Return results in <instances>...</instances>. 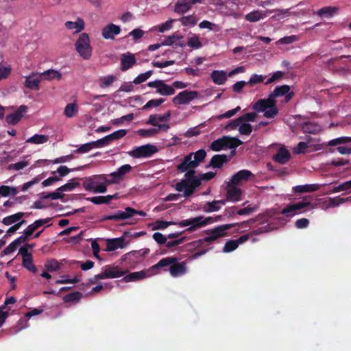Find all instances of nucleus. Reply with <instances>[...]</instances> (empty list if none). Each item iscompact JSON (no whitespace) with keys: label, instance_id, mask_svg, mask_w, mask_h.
Wrapping results in <instances>:
<instances>
[{"label":"nucleus","instance_id":"f257e3e1","mask_svg":"<svg viewBox=\"0 0 351 351\" xmlns=\"http://www.w3.org/2000/svg\"><path fill=\"white\" fill-rule=\"evenodd\" d=\"M169 267V271L171 276L178 277L186 273V265L184 262L178 263L176 257L170 256L162 258L156 264L153 265L149 270L154 271L160 268H164V271L167 269L165 267Z\"/></svg>","mask_w":351,"mask_h":351},{"label":"nucleus","instance_id":"f03ea898","mask_svg":"<svg viewBox=\"0 0 351 351\" xmlns=\"http://www.w3.org/2000/svg\"><path fill=\"white\" fill-rule=\"evenodd\" d=\"M234 226V224H223L218 226L213 229L206 230L204 232L209 236L194 241V244H197L196 246L198 247L204 243H212L217 239L226 235V231L230 230Z\"/></svg>","mask_w":351,"mask_h":351},{"label":"nucleus","instance_id":"7ed1b4c3","mask_svg":"<svg viewBox=\"0 0 351 351\" xmlns=\"http://www.w3.org/2000/svg\"><path fill=\"white\" fill-rule=\"evenodd\" d=\"M311 196H306L303 197L301 202L289 204L280 213L287 217H292L296 215L301 214L305 211V208L311 206Z\"/></svg>","mask_w":351,"mask_h":351},{"label":"nucleus","instance_id":"20e7f679","mask_svg":"<svg viewBox=\"0 0 351 351\" xmlns=\"http://www.w3.org/2000/svg\"><path fill=\"white\" fill-rule=\"evenodd\" d=\"M213 222V218L211 217H204V216H198L194 218L182 220L178 222V225L180 227L189 226L187 228V231L193 232L197 228L204 227Z\"/></svg>","mask_w":351,"mask_h":351},{"label":"nucleus","instance_id":"39448f33","mask_svg":"<svg viewBox=\"0 0 351 351\" xmlns=\"http://www.w3.org/2000/svg\"><path fill=\"white\" fill-rule=\"evenodd\" d=\"M158 151L156 145L147 144L136 147L132 151L129 152V155L135 158H149Z\"/></svg>","mask_w":351,"mask_h":351},{"label":"nucleus","instance_id":"423d86ee","mask_svg":"<svg viewBox=\"0 0 351 351\" xmlns=\"http://www.w3.org/2000/svg\"><path fill=\"white\" fill-rule=\"evenodd\" d=\"M147 86L151 88H155L156 92L163 96L173 95L175 93V89L173 86L165 84L163 80H157L149 82Z\"/></svg>","mask_w":351,"mask_h":351},{"label":"nucleus","instance_id":"0eeeda50","mask_svg":"<svg viewBox=\"0 0 351 351\" xmlns=\"http://www.w3.org/2000/svg\"><path fill=\"white\" fill-rule=\"evenodd\" d=\"M132 168V166L128 164L121 166L116 171H114L109 175L112 177V179L105 180V183L107 184H119L123 180L125 175L131 171Z\"/></svg>","mask_w":351,"mask_h":351},{"label":"nucleus","instance_id":"6e6552de","mask_svg":"<svg viewBox=\"0 0 351 351\" xmlns=\"http://www.w3.org/2000/svg\"><path fill=\"white\" fill-rule=\"evenodd\" d=\"M199 93L195 90H185L179 93L172 99V101L176 105L186 104L192 100L198 97Z\"/></svg>","mask_w":351,"mask_h":351},{"label":"nucleus","instance_id":"1a4fd4ad","mask_svg":"<svg viewBox=\"0 0 351 351\" xmlns=\"http://www.w3.org/2000/svg\"><path fill=\"white\" fill-rule=\"evenodd\" d=\"M84 180L83 186L88 191H93L96 187L97 184L100 183L101 181L107 180L105 175H95L88 178H82Z\"/></svg>","mask_w":351,"mask_h":351},{"label":"nucleus","instance_id":"9d476101","mask_svg":"<svg viewBox=\"0 0 351 351\" xmlns=\"http://www.w3.org/2000/svg\"><path fill=\"white\" fill-rule=\"evenodd\" d=\"M126 273V270H121L117 266L106 265L101 272L103 276H99V278H104V279L115 278L123 276Z\"/></svg>","mask_w":351,"mask_h":351},{"label":"nucleus","instance_id":"9b49d317","mask_svg":"<svg viewBox=\"0 0 351 351\" xmlns=\"http://www.w3.org/2000/svg\"><path fill=\"white\" fill-rule=\"evenodd\" d=\"M27 110L26 106H20L16 111L5 117L6 122L8 124L16 125L21 120L23 114L27 112Z\"/></svg>","mask_w":351,"mask_h":351},{"label":"nucleus","instance_id":"f8f14e48","mask_svg":"<svg viewBox=\"0 0 351 351\" xmlns=\"http://www.w3.org/2000/svg\"><path fill=\"white\" fill-rule=\"evenodd\" d=\"M120 32L121 28L119 26L110 23L102 29L101 35L105 39L113 40Z\"/></svg>","mask_w":351,"mask_h":351},{"label":"nucleus","instance_id":"ddd939ff","mask_svg":"<svg viewBox=\"0 0 351 351\" xmlns=\"http://www.w3.org/2000/svg\"><path fill=\"white\" fill-rule=\"evenodd\" d=\"M136 63L134 54L129 52L123 53L121 56V70L125 71L132 68Z\"/></svg>","mask_w":351,"mask_h":351},{"label":"nucleus","instance_id":"4468645a","mask_svg":"<svg viewBox=\"0 0 351 351\" xmlns=\"http://www.w3.org/2000/svg\"><path fill=\"white\" fill-rule=\"evenodd\" d=\"M252 176H253V174L250 171L246 169L240 170L232 177L230 184L239 185L241 182L248 180Z\"/></svg>","mask_w":351,"mask_h":351},{"label":"nucleus","instance_id":"2eb2a0df","mask_svg":"<svg viewBox=\"0 0 351 351\" xmlns=\"http://www.w3.org/2000/svg\"><path fill=\"white\" fill-rule=\"evenodd\" d=\"M127 243L125 242L123 237L109 239L106 240V252H112L119 248H123L126 246Z\"/></svg>","mask_w":351,"mask_h":351},{"label":"nucleus","instance_id":"dca6fc26","mask_svg":"<svg viewBox=\"0 0 351 351\" xmlns=\"http://www.w3.org/2000/svg\"><path fill=\"white\" fill-rule=\"evenodd\" d=\"M274 101L275 99L269 95L267 99H261L258 100L254 104L252 108L257 112H265L271 105H274Z\"/></svg>","mask_w":351,"mask_h":351},{"label":"nucleus","instance_id":"f3484780","mask_svg":"<svg viewBox=\"0 0 351 351\" xmlns=\"http://www.w3.org/2000/svg\"><path fill=\"white\" fill-rule=\"evenodd\" d=\"M237 185L228 183V190L226 193V199L231 202H238L241 199L242 191L236 186Z\"/></svg>","mask_w":351,"mask_h":351},{"label":"nucleus","instance_id":"a211bd4d","mask_svg":"<svg viewBox=\"0 0 351 351\" xmlns=\"http://www.w3.org/2000/svg\"><path fill=\"white\" fill-rule=\"evenodd\" d=\"M229 160L230 157L226 154H216L212 157L209 165L206 167H212L213 168L220 169L224 164L228 162Z\"/></svg>","mask_w":351,"mask_h":351},{"label":"nucleus","instance_id":"6ab92c4d","mask_svg":"<svg viewBox=\"0 0 351 351\" xmlns=\"http://www.w3.org/2000/svg\"><path fill=\"white\" fill-rule=\"evenodd\" d=\"M66 29L73 33H79L84 29L85 23L82 18H77L75 21H66L64 23Z\"/></svg>","mask_w":351,"mask_h":351},{"label":"nucleus","instance_id":"aec40b11","mask_svg":"<svg viewBox=\"0 0 351 351\" xmlns=\"http://www.w3.org/2000/svg\"><path fill=\"white\" fill-rule=\"evenodd\" d=\"M196 166L192 160V154L186 155L181 163L176 166V169L180 173H184L190 169H195Z\"/></svg>","mask_w":351,"mask_h":351},{"label":"nucleus","instance_id":"412c9836","mask_svg":"<svg viewBox=\"0 0 351 351\" xmlns=\"http://www.w3.org/2000/svg\"><path fill=\"white\" fill-rule=\"evenodd\" d=\"M271 11L254 10L245 15V19L250 23L258 22L265 19Z\"/></svg>","mask_w":351,"mask_h":351},{"label":"nucleus","instance_id":"4be33fe9","mask_svg":"<svg viewBox=\"0 0 351 351\" xmlns=\"http://www.w3.org/2000/svg\"><path fill=\"white\" fill-rule=\"evenodd\" d=\"M202 180L200 175L199 176H195L192 179L182 180L176 184L175 189L176 191H181L184 184H189L196 189V188L201 185Z\"/></svg>","mask_w":351,"mask_h":351},{"label":"nucleus","instance_id":"5701e85b","mask_svg":"<svg viewBox=\"0 0 351 351\" xmlns=\"http://www.w3.org/2000/svg\"><path fill=\"white\" fill-rule=\"evenodd\" d=\"M291 158L290 152L285 148H280L276 154L274 155L273 160L279 164H286Z\"/></svg>","mask_w":351,"mask_h":351},{"label":"nucleus","instance_id":"b1692460","mask_svg":"<svg viewBox=\"0 0 351 351\" xmlns=\"http://www.w3.org/2000/svg\"><path fill=\"white\" fill-rule=\"evenodd\" d=\"M41 77L39 75H36L33 73L32 75H29L25 78V85L27 88L32 90H39V84L40 82Z\"/></svg>","mask_w":351,"mask_h":351},{"label":"nucleus","instance_id":"393cba45","mask_svg":"<svg viewBox=\"0 0 351 351\" xmlns=\"http://www.w3.org/2000/svg\"><path fill=\"white\" fill-rule=\"evenodd\" d=\"M148 272L149 271H145L132 272V273H130V274L125 276L123 278L122 280H123L124 282H133V281L141 280V279H143V278L151 275L149 274H147Z\"/></svg>","mask_w":351,"mask_h":351},{"label":"nucleus","instance_id":"a878e982","mask_svg":"<svg viewBox=\"0 0 351 351\" xmlns=\"http://www.w3.org/2000/svg\"><path fill=\"white\" fill-rule=\"evenodd\" d=\"M210 77L215 84L222 85L227 80V74L224 71L215 70L211 73Z\"/></svg>","mask_w":351,"mask_h":351},{"label":"nucleus","instance_id":"bb28decb","mask_svg":"<svg viewBox=\"0 0 351 351\" xmlns=\"http://www.w3.org/2000/svg\"><path fill=\"white\" fill-rule=\"evenodd\" d=\"M223 138L225 150L227 149H236L237 147L243 144V142L236 137L223 136Z\"/></svg>","mask_w":351,"mask_h":351},{"label":"nucleus","instance_id":"cd10ccee","mask_svg":"<svg viewBox=\"0 0 351 351\" xmlns=\"http://www.w3.org/2000/svg\"><path fill=\"white\" fill-rule=\"evenodd\" d=\"M319 189V186L316 184L298 185V186L293 187V191L294 193L314 192V191H317Z\"/></svg>","mask_w":351,"mask_h":351},{"label":"nucleus","instance_id":"c85d7f7f","mask_svg":"<svg viewBox=\"0 0 351 351\" xmlns=\"http://www.w3.org/2000/svg\"><path fill=\"white\" fill-rule=\"evenodd\" d=\"M25 215V213L23 212H19L14 215L5 217L3 219L2 223L5 226H10L13 223H18L19 221H20L23 216Z\"/></svg>","mask_w":351,"mask_h":351},{"label":"nucleus","instance_id":"c756f323","mask_svg":"<svg viewBox=\"0 0 351 351\" xmlns=\"http://www.w3.org/2000/svg\"><path fill=\"white\" fill-rule=\"evenodd\" d=\"M302 129L304 133L317 134L320 131L321 127L317 123L306 122L302 124Z\"/></svg>","mask_w":351,"mask_h":351},{"label":"nucleus","instance_id":"7c9ffc66","mask_svg":"<svg viewBox=\"0 0 351 351\" xmlns=\"http://www.w3.org/2000/svg\"><path fill=\"white\" fill-rule=\"evenodd\" d=\"M76 51L84 59H88L92 54L91 45H75Z\"/></svg>","mask_w":351,"mask_h":351},{"label":"nucleus","instance_id":"2f4dec72","mask_svg":"<svg viewBox=\"0 0 351 351\" xmlns=\"http://www.w3.org/2000/svg\"><path fill=\"white\" fill-rule=\"evenodd\" d=\"M191 154H192V158L193 157L194 158L193 161L196 167H197L199 164L204 160L206 156V152L204 149H199L195 152H191Z\"/></svg>","mask_w":351,"mask_h":351},{"label":"nucleus","instance_id":"473e14b6","mask_svg":"<svg viewBox=\"0 0 351 351\" xmlns=\"http://www.w3.org/2000/svg\"><path fill=\"white\" fill-rule=\"evenodd\" d=\"M77 180V178H73L70 180L67 183L58 188V191H71L80 186V184Z\"/></svg>","mask_w":351,"mask_h":351},{"label":"nucleus","instance_id":"72a5a7b5","mask_svg":"<svg viewBox=\"0 0 351 351\" xmlns=\"http://www.w3.org/2000/svg\"><path fill=\"white\" fill-rule=\"evenodd\" d=\"M191 8L189 1H178L175 5L174 11L178 14H184Z\"/></svg>","mask_w":351,"mask_h":351},{"label":"nucleus","instance_id":"f704fd0d","mask_svg":"<svg viewBox=\"0 0 351 351\" xmlns=\"http://www.w3.org/2000/svg\"><path fill=\"white\" fill-rule=\"evenodd\" d=\"M290 90V86L289 85L278 86L274 89L273 93L270 95L272 98L281 97L287 94Z\"/></svg>","mask_w":351,"mask_h":351},{"label":"nucleus","instance_id":"c9c22d12","mask_svg":"<svg viewBox=\"0 0 351 351\" xmlns=\"http://www.w3.org/2000/svg\"><path fill=\"white\" fill-rule=\"evenodd\" d=\"M117 80V77L113 75L102 77L99 79V86L101 88H106Z\"/></svg>","mask_w":351,"mask_h":351},{"label":"nucleus","instance_id":"e433bc0d","mask_svg":"<svg viewBox=\"0 0 351 351\" xmlns=\"http://www.w3.org/2000/svg\"><path fill=\"white\" fill-rule=\"evenodd\" d=\"M48 140L49 137L47 135L34 134L32 137L29 138L26 142L32 144H43L46 143Z\"/></svg>","mask_w":351,"mask_h":351},{"label":"nucleus","instance_id":"4c0bfd02","mask_svg":"<svg viewBox=\"0 0 351 351\" xmlns=\"http://www.w3.org/2000/svg\"><path fill=\"white\" fill-rule=\"evenodd\" d=\"M45 267L47 271H56L60 269V263L56 259H50L47 261Z\"/></svg>","mask_w":351,"mask_h":351},{"label":"nucleus","instance_id":"58836bf2","mask_svg":"<svg viewBox=\"0 0 351 351\" xmlns=\"http://www.w3.org/2000/svg\"><path fill=\"white\" fill-rule=\"evenodd\" d=\"M178 225V222L175 221H167L163 220H157L154 223L153 230H164L171 225Z\"/></svg>","mask_w":351,"mask_h":351},{"label":"nucleus","instance_id":"ea45409f","mask_svg":"<svg viewBox=\"0 0 351 351\" xmlns=\"http://www.w3.org/2000/svg\"><path fill=\"white\" fill-rule=\"evenodd\" d=\"M40 76L41 79L45 80L60 79L61 77L60 73L53 69H49L43 72Z\"/></svg>","mask_w":351,"mask_h":351},{"label":"nucleus","instance_id":"a19ab883","mask_svg":"<svg viewBox=\"0 0 351 351\" xmlns=\"http://www.w3.org/2000/svg\"><path fill=\"white\" fill-rule=\"evenodd\" d=\"M22 265L30 271L31 272L35 274L37 272L36 267L33 264V257L29 256L27 258H23Z\"/></svg>","mask_w":351,"mask_h":351},{"label":"nucleus","instance_id":"79ce46f5","mask_svg":"<svg viewBox=\"0 0 351 351\" xmlns=\"http://www.w3.org/2000/svg\"><path fill=\"white\" fill-rule=\"evenodd\" d=\"M128 207L125 208V210H117L114 214V221L125 220L132 217L130 212L127 211Z\"/></svg>","mask_w":351,"mask_h":351},{"label":"nucleus","instance_id":"37998d69","mask_svg":"<svg viewBox=\"0 0 351 351\" xmlns=\"http://www.w3.org/2000/svg\"><path fill=\"white\" fill-rule=\"evenodd\" d=\"M110 198L108 195L106 196H96L92 197L86 198V200L95 204H108L110 202Z\"/></svg>","mask_w":351,"mask_h":351},{"label":"nucleus","instance_id":"c03bdc74","mask_svg":"<svg viewBox=\"0 0 351 351\" xmlns=\"http://www.w3.org/2000/svg\"><path fill=\"white\" fill-rule=\"evenodd\" d=\"M278 114V109L276 107V101H274V105H271L264 112V117L267 119H273Z\"/></svg>","mask_w":351,"mask_h":351},{"label":"nucleus","instance_id":"a18cd8bd","mask_svg":"<svg viewBox=\"0 0 351 351\" xmlns=\"http://www.w3.org/2000/svg\"><path fill=\"white\" fill-rule=\"evenodd\" d=\"M82 296L81 292L75 291L65 295L63 300L65 302H78Z\"/></svg>","mask_w":351,"mask_h":351},{"label":"nucleus","instance_id":"49530a36","mask_svg":"<svg viewBox=\"0 0 351 351\" xmlns=\"http://www.w3.org/2000/svg\"><path fill=\"white\" fill-rule=\"evenodd\" d=\"M180 23L184 26H193L197 22V19L194 15L182 16L180 19Z\"/></svg>","mask_w":351,"mask_h":351},{"label":"nucleus","instance_id":"de8ad7c7","mask_svg":"<svg viewBox=\"0 0 351 351\" xmlns=\"http://www.w3.org/2000/svg\"><path fill=\"white\" fill-rule=\"evenodd\" d=\"M210 149L214 152H219L221 150H225L224 142L223 136L214 141H213L210 145Z\"/></svg>","mask_w":351,"mask_h":351},{"label":"nucleus","instance_id":"09e8293b","mask_svg":"<svg viewBox=\"0 0 351 351\" xmlns=\"http://www.w3.org/2000/svg\"><path fill=\"white\" fill-rule=\"evenodd\" d=\"M199 27L201 29H208L213 32H219L220 27L218 25L208 21H203L199 24Z\"/></svg>","mask_w":351,"mask_h":351},{"label":"nucleus","instance_id":"8fccbe9b","mask_svg":"<svg viewBox=\"0 0 351 351\" xmlns=\"http://www.w3.org/2000/svg\"><path fill=\"white\" fill-rule=\"evenodd\" d=\"M152 73H153V71L152 70H149L145 73H141L134 79L133 83L135 84H140L145 82L147 79H149L152 76Z\"/></svg>","mask_w":351,"mask_h":351},{"label":"nucleus","instance_id":"3c124183","mask_svg":"<svg viewBox=\"0 0 351 351\" xmlns=\"http://www.w3.org/2000/svg\"><path fill=\"white\" fill-rule=\"evenodd\" d=\"M165 99L163 98L154 99L148 101L143 106V110H147L152 107H158L165 102Z\"/></svg>","mask_w":351,"mask_h":351},{"label":"nucleus","instance_id":"603ef678","mask_svg":"<svg viewBox=\"0 0 351 351\" xmlns=\"http://www.w3.org/2000/svg\"><path fill=\"white\" fill-rule=\"evenodd\" d=\"M174 21H175L173 19L168 20L165 23H163L157 27H154L152 30H158L160 32H165L172 27Z\"/></svg>","mask_w":351,"mask_h":351},{"label":"nucleus","instance_id":"864d4df0","mask_svg":"<svg viewBox=\"0 0 351 351\" xmlns=\"http://www.w3.org/2000/svg\"><path fill=\"white\" fill-rule=\"evenodd\" d=\"M221 206L217 204V202H216V200H214L213 202H207L203 209L206 213H212L215 211H217L220 209Z\"/></svg>","mask_w":351,"mask_h":351},{"label":"nucleus","instance_id":"5fc2aeb1","mask_svg":"<svg viewBox=\"0 0 351 351\" xmlns=\"http://www.w3.org/2000/svg\"><path fill=\"white\" fill-rule=\"evenodd\" d=\"M126 134L127 130L121 129L108 134V136L109 137L108 138H110V141L112 142L113 141H116L124 137Z\"/></svg>","mask_w":351,"mask_h":351},{"label":"nucleus","instance_id":"6e6d98bb","mask_svg":"<svg viewBox=\"0 0 351 351\" xmlns=\"http://www.w3.org/2000/svg\"><path fill=\"white\" fill-rule=\"evenodd\" d=\"M238 247L239 245L236 240H230L225 243L223 252L225 253H229L235 250Z\"/></svg>","mask_w":351,"mask_h":351},{"label":"nucleus","instance_id":"4d7b16f0","mask_svg":"<svg viewBox=\"0 0 351 351\" xmlns=\"http://www.w3.org/2000/svg\"><path fill=\"white\" fill-rule=\"evenodd\" d=\"M77 111V108L75 104H68L64 108V113L67 117L71 118L74 116Z\"/></svg>","mask_w":351,"mask_h":351},{"label":"nucleus","instance_id":"13d9d810","mask_svg":"<svg viewBox=\"0 0 351 351\" xmlns=\"http://www.w3.org/2000/svg\"><path fill=\"white\" fill-rule=\"evenodd\" d=\"M350 142H351V137H339L330 141L328 142V145L336 146L337 145L345 144Z\"/></svg>","mask_w":351,"mask_h":351},{"label":"nucleus","instance_id":"bf43d9fd","mask_svg":"<svg viewBox=\"0 0 351 351\" xmlns=\"http://www.w3.org/2000/svg\"><path fill=\"white\" fill-rule=\"evenodd\" d=\"M337 10L335 8L324 7L317 11V14L320 16H330Z\"/></svg>","mask_w":351,"mask_h":351},{"label":"nucleus","instance_id":"052dcab7","mask_svg":"<svg viewBox=\"0 0 351 351\" xmlns=\"http://www.w3.org/2000/svg\"><path fill=\"white\" fill-rule=\"evenodd\" d=\"M349 189H351V180L349 181L344 182L337 186H335L332 189V192L339 193Z\"/></svg>","mask_w":351,"mask_h":351},{"label":"nucleus","instance_id":"680f3d73","mask_svg":"<svg viewBox=\"0 0 351 351\" xmlns=\"http://www.w3.org/2000/svg\"><path fill=\"white\" fill-rule=\"evenodd\" d=\"M257 117V114L255 112H248L243 114L242 116L239 117V121L241 122H249V121H254L256 117Z\"/></svg>","mask_w":351,"mask_h":351},{"label":"nucleus","instance_id":"e2e57ef3","mask_svg":"<svg viewBox=\"0 0 351 351\" xmlns=\"http://www.w3.org/2000/svg\"><path fill=\"white\" fill-rule=\"evenodd\" d=\"M348 198H343L340 197H336L334 198H329V204L328 206L330 207L337 206L343 203L347 202Z\"/></svg>","mask_w":351,"mask_h":351},{"label":"nucleus","instance_id":"0e129e2a","mask_svg":"<svg viewBox=\"0 0 351 351\" xmlns=\"http://www.w3.org/2000/svg\"><path fill=\"white\" fill-rule=\"evenodd\" d=\"M240 110H241V107L237 106V108H235L234 109L230 110L223 114L217 116V119L218 120H221L224 118H230V117L234 116L237 112H239Z\"/></svg>","mask_w":351,"mask_h":351},{"label":"nucleus","instance_id":"69168bd1","mask_svg":"<svg viewBox=\"0 0 351 351\" xmlns=\"http://www.w3.org/2000/svg\"><path fill=\"white\" fill-rule=\"evenodd\" d=\"M138 134L142 137H150L157 134V130L155 128H150L148 130L141 129L138 131Z\"/></svg>","mask_w":351,"mask_h":351},{"label":"nucleus","instance_id":"338daca9","mask_svg":"<svg viewBox=\"0 0 351 351\" xmlns=\"http://www.w3.org/2000/svg\"><path fill=\"white\" fill-rule=\"evenodd\" d=\"M239 131L241 134L250 135L252 131V128L250 123H244L239 126Z\"/></svg>","mask_w":351,"mask_h":351},{"label":"nucleus","instance_id":"774afa93","mask_svg":"<svg viewBox=\"0 0 351 351\" xmlns=\"http://www.w3.org/2000/svg\"><path fill=\"white\" fill-rule=\"evenodd\" d=\"M152 237L154 241L160 245L165 244L167 239V237L158 232L154 233Z\"/></svg>","mask_w":351,"mask_h":351}]
</instances>
